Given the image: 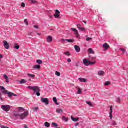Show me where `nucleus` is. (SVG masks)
Listing matches in <instances>:
<instances>
[{
	"instance_id": "11",
	"label": "nucleus",
	"mask_w": 128,
	"mask_h": 128,
	"mask_svg": "<svg viewBox=\"0 0 128 128\" xmlns=\"http://www.w3.org/2000/svg\"><path fill=\"white\" fill-rule=\"evenodd\" d=\"M47 40L48 42H52V36H50L47 37Z\"/></svg>"
},
{
	"instance_id": "37",
	"label": "nucleus",
	"mask_w": 128,
	"mask_h": 128,
	"mask_svg": "<svg viewBox=\"0 0 128 128\" xmlns=\"http://www.w3.org/2000/svg\"><path fill=\"white\" fill-rule=\"evenodd\" d=\"M38 108H32L34 112H38Z\"/></svg>"
},
{
	"instance_id": "14",
	"label": "nucleus",
	"mask_w": 128,
	"mask_h": 128,
	"mask_svg": "<svg viewBox=\"0 0 128 128\" xmlns=\"http://www.w3.org/2000/svg\"><path fill=\"white\" fill-rule=\"evenodd\" d=\"M103 48L105 49V50H108V48H110V45H108V43H105L104 45H103Z\"/></svg>"
},
{
	"instance_id": "42",
	"label": "nucleus",
	"mask_w": 128,
	"mask_h": 128,
	"mask_svg": "<svg viewBox=\"0 0 128 128\" xmlns=\"http://www.w3.org/2000/svg\"><path fill=\"white\" fill-rule=\"evenodd\" d=\"M24 22L25 24H26V26H28V20L26 19Z\"/></svg>"
},
{
	"instance_id": "41",
	"label": "nucleus",
	"mask_w": 128,
	"mask_h": 128,
	"mask_svg": "<svg viewBox=\"0 0 128 128\" xmlns=\"http://www.w3.org/2000/svg\"><path fill=\"white\" fill-rule=\"evenodd\" d=\"M21 6H22V8H26V4L22 2V3L21 4Z\"/></svg>"
},
{
	"instance_id": "58",
	"label": "nucleus",
	"mask_w": 128,
	"mask_h": 128,
	"mask_svg": "<svg viewBox=\"0 0 128 128\" xmlns=\"http://www.w3.org/2000/svg\"><path fill=\"white\" fill-rule=\"evenodd\" d=\"M63 44H64V42Z\"/></svg>"
},
{
	"instance_id": "2",
	"label": "nucleus",
	"mask_w": 128,
	"mask_h": 128,
	"mask_svg": "<svg viewBox=\"0 0 128 128\" xmlns=\"http://www.w3.org/2000/svg\"><path fill=\"white\" fill-rule=\"evenodd\" d=\"M28 90H33L36 94L37 96H40V92H41L40 89L38 86H29L27 88Z\"/></svg>"
},
{
	"instance_id": "34",
	"label": "nucleus",
	"mask_w": 128,
	"mask_h": 128,
	"mask_svg": "<svg viewBox=\"0 0 128 128\" xmlns=\"http://www.w3.org/2000/svg\"><path fill=\"white\" fill-rule=\"evenodd\" d=\"M62 120H65V122H68V118H66L65 116H64V117L62 118Z\"/></svg>"
},
{
	"instance_id": "36",
	"label": "nucleus",
	"mask_w": 128,
	"mask_h": 128,
	"mask_svg": "<svg viewBox=\"0 0 128 128\" xmlns=\"http://www.w3.org/2000/svg\"><path fill=\"white\" fill-rule=\"evenodd\" d=\"M122 99L120 98H117V102H118L119 104H120V102H122Z\"/></svg>"
},
{
	"instance_id": "56",
	"label": "nucleus",
	"mask_w": 128,
	"mask_h": 128,
	"mask_svg": "<svg viewBox=\"0 0 128 128\" xmlns=\"http://www.w3.org/2000/svg\"><path fill=\"white\" fill-rule=\"evenodd\" d=\"M24 128H28V126H25Z\"/></svg>"
},
{
	"instance_id": "18",
	"label": "nucleus",
	"mask_w": 128,
	"mask_h": 128,
	"mask_svg": "<svg viewBox=\"0 0 128 128\" xmlns=\"http://www.w3.org/2000/svg\"><path fill=\"white\" fill-rule=\"evenodd\" d=\"M110 118L112 120V106H110Z\"/></svg>"
},
{
	"instance_id": "10",
	"label": "nucleus",
	"mask_w": 128,
	"mask_h": 128,
	"mask_svg": "<svg viewBox=\"0 0 128 128\" xmlns=\"http://www.w3.org/2000/svg\"><path fill=\"white\" fill-rule=\"evenodd\" d=\"M83 63L86 66H90V61L86 59L84 60Z\"/></svg>"
},
{
	"instance_id": "51",
	"label": "nucleus",
	"mask_w": 128,
	"mask_h": 128,
	"mask_svg": "<svg viewBox=\"0 0 128 128\" xmlns=\"http://www.w3.org/2000/svg\"><path fill=\"white\" fill-rule=\"evenodd\" d=\"M49 18H52L53 16H52L50 15V16H49Z\"/></svg>"
},
{
	"instance_id": "22",
	"label": "nucleus",
	"mask_w": 128,
	"mask_h": 128,
	"mask_svg": "<svg viewBox=\"0 0 128 128\" xmlns=\"http://www.w3.org/2000/svg\"><path fill=\"white\" fill-rule=\"evenodd\" d=\"M56 112H58V114H62L64 112V110L62 109H56Z\"/></svg>"
},
{
	"instance_id": "53",
	"label": "nucleus",
	"mask_w": 128,
	"mask_h": 128,
	"mask_svg": "<svg viewBox=\"0 0 128 128\" xmlns=\"http://www.w3.org/2000/svg\"><path fill=\"white\" fill-rule=\"evenodd\" d=\"M83 22H84V24H86V21H83Z\"/></svg>"
},
{
	"instance_id": "28",
	"label": "nucleus",
	"mask_w": 128,
	"mask_h": 128,
	"mask_svg": "<svg viewBox=\"0 0 128 128\" xmlns=\"http://www.w3.org/2000/svg\"><path fill=\"white\" fill-rule=\"evenodd\" d=\"M44 125L46 126V128H50V123L48 122H45Z\"/></svg>"
},
{
	"instance_id": "40",
	"label": "nucleus",
	"mask_w": 128,
	"mask_h": 128,
	"mask_svg": "<svg viewBox=\"0 0 128 128\" xmlns=\"http://www.w3.org/2000/svg\"><path fill=\"white\" fill-rule=\"evenodd\" d=\"M92 40V38H86V42H90V40Z\"/></svg>"
},
{
	"instance_id": "13",
	"label": "nucleus",
	"mask_w": 128,
	"mask_h": 128,
	"mask_svg": "<svg viewBox=\"0 0 128 128\" xmlns=\"http://www.w3.org/2000/svg\"><path fill=\"white\" fill-rule=\"evenodd\" d=\"M74 48L77 52H80V46H75Z\"/></svg>"
},
{
	"instance_id": "19",
	"label": "nucleus",
	"mask_w": 128,
	"mask_h": 128,
	"mask_svg": "<svg viewBox=\"0 0 128 128\" xmlns=\"http://www.w3.org/2000/svg\"><path fill=\"white\" fill-rule=\"evenodd\" d=\"M88 52H89V54H94V50L92 48H89L88 50Z\"/></svg>"
},
{
	"instance_id": "50",
	"label": "nucleus",
	"mask_w": 128,
	"mask_h": 128,
	"mask_svg": "<svg viewBox=\"0 0 128 128\" xmlns=\"http://www.w3.org/2000/svg\"><path fill=\"white\" fill-rule=\"evenodd\" d=\"M0 100H2V93H0Z\"/></svg>"
},
{
	"instance_id": "54",
	"label": "nucleus",
	"mask_w": 128,
	"mask_h": 128,
	"mask_svg": "<svg viewBox=\"0 0 128 128\" xmlns=\"http://www.w3.org/2000/svg\"><path fill=\"white\" fill-rule=\"evenodd\" d=\"M19 110H24V108H19Z\"/></svg>"
},
{
	"instance_id": "59",
	"label": "nucleus",
	"mask_w": 128,
	"mask_h": 128,
	"mask_svg": "<svg viewBox=\"0 0 128 128\" xmlns=\"http://www.w3.org/2000/svg\"><path fill=\"white\" fill-rule=\"evenodd\" d=\"M89 58H90V56H89Z\"/></svg>"
},
{
	"instance_id": "23",
	"label": "nucleus",
	"mask_w": 128,
	"mask_h": 128,
	"mask_svg": "<svg viewBox=\"0 0 128 128\" xmlns=\"http://www.w3.org/2000/svg\"><path fill=\"white\" fill-rule=\"evenodd\" d=\"M53 101L57 105V106H59L60 104H58V99H56V98H53Z\"/></svg>"
},
{
	"instance_id": "32",
	"label": "nucleus",
	"mask_w": 128,
	"mask_h": 128,
	"mask_svg": "<svg viewBox=\"0 0 128 128\" xmlns=\"http://www.w3.org/2000/svg\"><path fill=\"white\" fill-rule=\"evenodd\" d=\"M14 116L16 118H18V116H20V114H18V113H16V112H14Z\"/></svg>"
},
{
	"instance_id": "35",
	"label": "nucleus",
	"mask_w": 128,
	"mask_h": 128,
	"mask_svg": "<svg viewBox=\"0 0 128 128\" xmlns=\"http://www.w3.org/2000/svg\"><path fill=\"white\" fill-rule=\"evenodd\" d=\"M104 84L106 86H108L110 84V82H105Z\"/></svg>"
},
{
	"instance_id": "15",
	"label": "nucleus",
	"mask_w": 128,
	"mask_h": 128,
	"mask_svg": "<svg viewBox=\"0 0 128 128\" xmlns=\"http://www.w3.org/2000/svg\"><path fill=\"white\" fill-rule=\"evenodd\" d=\"M71 118H72V120L74 122H78L80 120V118H74L72 117V116Z\"/></svg>"
},
{
	"instance_id": "57",
	"label": "nucleus",
	"mask_w": 128,
	"mask_h": 128,
	"mask_svg": "<svg viewBox=\"0 0 128 128\" xmlns=\"http://www.w3.org/2000/svg\"><path fill=\"white\" fill-rule=\"evenodd\" d=\"M51 30H54V29H52Z\"/></svg>"
},
{
	"instance_id": "49",
	"label": "nucleus",
	"mask_w": 128,
	"mask_h": 128,
	"mask_svg": "<svg viewBox=\"0 0 128 128\" xmlns=\"http://www.w3.org/2000/svg\"><path fill=\"white\" fill-rule=\"evenodd\" d=\"M4 56L0 54V59L3 58Z\"/></svg>"
},
{
	"instance_id": "38",
	"label": "nucleus",
	"mask_w": 128,
	"mask_h": 128,
	"mask_svg": "<svg viewBox=\"0 0 128 128\" xmlns=\"http://www.w3.org/2000/svg\"><path fill=\"white\" fill-rule=\"evenodd\" d=\"M52 126H54L55 128H58V126L56 123H52Z\"/></svg>"
},
{
	"instance_id": "20",
	"label": "nucleus",
	"mask_w": 128,
	"mask_h": 128,
	"mask_svg": "<svg viewBox=\"0 0 128 128\" xmlns=\"http://www.w3.org/2000/svg\"><path fill=\"white\" fill-rule=\"evenodd\" d=\"M86 104H88V106H90V108H94V106L92 104V102H88L86 101Z\"/></svg>"
},
{
	"instance_id": "12",
	"label": "nucleus",
	"mask_w": 128,
	"mask_h": 128,
	"mask_svg": "<svg viewBox=\"0 0 128 128\" xmlns=\"http://www.w3.org/2000/svg\"><path fill=\"white\" fill-rule=\"evenodd\" d=\"M4 78L6 80V82H7V84H8V82H10V80L8 79V76L4 74Z\"/></svg>"
},
{
	"instance_id": "1",
	"label": "nucleus",
	"mask_w": 128,
	"mask_h": 128,
	"mask_svg": "<svg viewBox=\"0 0 128 128\" xmlns=\"http://www.w3.org/2000/svg\"><path fill=\"white\" fill-rule=\"evenodd\" d=\"M0 90H1L2 94H8V96L9 98H12V96H18V95L15 94H14L11 92H8V90H6V88L4 87L0 86Z\"/></svg>"
},
{
	"instance_id": "33",
	"label": "nucleus",
	"mask_w": 128,
	"mask_h": 128,
	"mask_svg": "<svg viewBox=\"0 0 128 128\" xmlns=\"http://www.w3.org/2000/svg\"><path fill=\"white\" fill-rule=\"evenodd\" d=\"M94 64H96V62H89V66H92Z\"/></svg>"
},
{
	"instance_id": "46",
	"label": "nucleus",
	"mask_w": 128,
	"mask_h": 128,
	"mask_svg": "<svg viewBox=\"0 0 128 128\" xmlns=\"http://www.w3.org/2000/svg\"><path fill=\"white\" fill-rule=\"evenodd\" d=\"M120 50H122V52H126V50L124 48H120Z\"/></svg>"
},
{
	"instance_id": "8",
	"label": "nucleus",
	"mask_w": 128,
	"mask_h": 128,
	"mask_svg": "<svg viewBox=\"0 0 128 128\" xmlns=\"http://www.w3.org/2000/svg\"><path fill=\"white\" fill-rule=\"evenodd\" d=\"M77 28L80 30V32H85L86 31V28H82V25L80 24H77Z\"/></svg>"
},
{
	"instance_id": "43",
	"label": "nucleus",
	"mask_w": 128,
	"mask_h": 128,
	"mask_svg": "<svg viewBox=\"0 0 128 128\" xmlns=\"http://www.w3.org/2000/svg\"><path fill=\"white\" fill-rule=\"evenodd\" d=\"M14 48H16V50H20V46H14Z\"/></svg>"
},
{
	"instance_id": "5",
	"label": "nucleus",
	"mask_w": 128,
	"mask_h": 128,
	"mask_svg": "<svg viewBox=\"0 0 128 128\" xmlns=\"http://www.w3.org/2000/svg\"><path fill=\"white\" fill-rule=\"evenodd\" d=\"M28 116V112L26 111V112L22 114L20 116V120H24Z\"/></svg>"
},
{
	"instance_id": "16",
	"label": "nucleus",
	"mask_w": 128,
	"mask_h": 128,
	"mask_svg": "<svg viewBox=\"0 0 128 128\" xmlns=\"http://www.w3.org/2000/svg\"><path fill=\"white\" fill-rule=\"evenodd\" d=\"M104 74H106V73L104 71H100L98 73V76H104Z\"/></svg>"
},
{
	"instance_id": "4",
	"label": "nucleus",
	"mask_w": 128,
	"mask_h": 128,
	"mask_svg": "<svg viewBox=\"0 0 128 128\" xmlns=\"http://www.w3.org/2000/svg\"><path fill=\"white\" fill-rule=\"evenodd\" d=\"M41 100L42 102H43V104H45L46 106H48V104H50V100H48V98H41Z\"/></svg>"
},
{
	"instance_id": "45",
	"label": "nucleus",
	"mask_w": 128,
	"mask_h": 128,
	"mask_svg": "<svg viewBox=\"0 0 128 128\" xmlns=\"http://www.w3.org/2000/svg\"><path fill=\"white\" fill-rule=\"evenodd\" d=\"M34 28H36L37 30H38L40 28H38V25L34 26Z\"/></svg>"
},
{
	"instance_id": "3",
	"label": "nucleus",
	"mask_w": 128,
	"mask_h": 128,
	"mask_svg": "<svg viewBox=\"0 0 128 128\" xmlns=\"http://www.w3.org/2000/svg\"><path fill=\"white\" fill-rule=\"evenodd\" d=\"M1 108L4 110V112H8L10 110L11 107L10 106L8 105H2L1 106Z\"/></svg>"
},
{
	"instance_id": "29",
	"label": "nucleus",
	"mask_w": 128,
	"mask_h": 128,
	"mask_svg": "<svg viewBox=\"0 0 128 128\" xmlns=\"http://www.w3.org/2000/svg\"><path fill=\"white\" fill-rule=\"evenodd\" d=\"M64 54L67 56H70V53L68 52H64Z\"/></svg>"
},
{
	"instance_id": "26",
	"label": "nucleus",
	"mask_w": 128,
	"mask_h": 128,
	"mask_svg": "<svg viewBox=\"0 0 128 128\" xmlns=\"http://www.w3.org/2000/svg\"><path fill=\"white\" fill-rule=\"evenodd\" d=\"M29 0V2H30V4H38V2L36 1V0Z\"/></svg>"
},
{
	"instance_id": "55",
	"label": "nucleus",
	"mask_w": 128,
	"mask_h": 128,
	"mask_svg": "<svg viewBox=\"0 0 128 128\" xmlns=\"http://www.w3.org/2000/svg\"><path fill=\"white\" fill-rule=\"evenodd\" d=\"M62 42H64V41L66 40H64V39H62Z\"/></svg>"
},
{
	"instance_id": "27",
	"label": "nucleus",
	"mask_w": 128,
	"mask_h": 128,
	"mask_svg": "<svg viewBox=\"0 0 128 128\" xmlns=\"http://www.w3.org/2000/svg\"><path fill=\"white\" fill-rule=\"evenodd\" d=\"M66 42H70V43H71V44H74V40H72V39H69V40H65Z\"/></svg>"
},
{
	"instance_id": "6",
	"label": "nucleus",
	"mask_w": 128,
	"mask_h": 128,
	"mask_svg": "<svg viewBox=\"0 0 128 128\" xmlns=\"http://www.w3.org/2000/svg\"><path fill=\"white\" fill-rule=\"evenodd\" d=\"M72 32H75V35L77 38H80V34H78V30H76V29L74 28H72Z\"/></svg>"
},
{
	"instance_id": "17",
	"label": "nucleus",
	"mask_w": 128,
	"mask_h": 128,
	"mask_svg": "<svg viewBox=\"0 0 128 128\" xmlns=\"http://www.w3.org/2000/svg\"><path fill=\"white\" fill-rule=\"evenodd\" d=\"M33 68H34V70H40V66L35 65L34 66Z\"/></svg>"
},
{
	"instance_id": "48",
	"label": "nucleus",
	"mask_w": 128,
	"mask_h": 128,
	"mask_svg": "<svg viewBox=\"0 0 128 128\" xmlns=\"http://www.w3.org/2000/svg\"><path fill=\"white\" fill-rule=\"evenodd\" d=\"M68 62H72V60L70 58L68 59Z\"/></svg>"
},
{
	"instance_id": "24",
	"label": "nucleus",
	"mask_w": 128,
	"mask_h": 128,
	"mask_svg": "<svg viewBox=\"0 0 128 128\" xmlns=\"http://www.w3.org/2000/svg\"><path fill=\"white\" fill-rule=\"evenodd\" d=\"M78 80L80 82H86V80L84 78H79Z\"/></svg>"
},
{
	"instance_id": "25",
	"label": "nucleus",
	"mask_w": 128,
	"mask_h": 128,
	"mask_svg": "<svg viewBox=\"0 0 128 128\" xmlns=\"http://www.w3.org/2000/svg\"><path fill=\"white\" fill-rule=\"evenodd\" d=\"M20 84H24L26 82V80H22L21 81H19Z\"/></svg>"
},
{
	"instance_id": "30",
	"label": "nucleus",
	"mask_w": 128,
	"mask_h": 128,
	"mask_svg": "<svg viewBox=\"0 0 128 128\" xmlns=\"http://www.w3.org/2000/svg\"><path fill=\"white\" fill-rule=\"evenodd\" d=\"M36 62L37 64H42V60H36Z\"/></svg>"
},
{
	"instance_id": "47",
	"label": "nucleus",
	"mask_w": 128,
	"mask_h": 128,
	"mask_svg": "<svg viewBox=\"0 0 128 128\" xmlns=\"http://www.w3.org/2000/svg\"><path fill=\"white\" fill-rule=\"evenodd\" d=\"M92 60L93 62H95L96 61V58L92 57Z\"/></svg>"
},
{
	"instance_id": "52",
	"label": "nucleus",
	"mask_w": 128,
	"mask_h": 128,
	"mask_svg": "<svg viewBox=\"0 0 128 128\" xmlns=\"http://www.w3.org/2000/svg\"><path fill=\"white\" fill-rule=\"evenodd\" d=\"M80 126V123H77L76 125V126Z\"/></svg>"
},
{
	"instance_id": "7",
	"label": "nucleus",
	"mask_w": 128,
	"mask_h": 128,
	"mask_svg": "<svg viewBox=\"0 0 128 128\" xmlns=\"http://www.w3.org/2000/svg\"><path fill=\"white\" fill-rule=\"evenodd\" d=\"M60 12L58 11V10H56V14H54V16L56 18H58L60 16Z\"/></svg>"
},
{
	"instance_id": "21",
	"label": "nucleus",
	"mask_w": 128,
	"mask_h": 128,
	"mask_svg": "<svg viewBox=\"0 0 128 128\" xmlns=\"http://www.w3.org/2000/svg\"><path fill=\"white\" fill-rule=\"evenodd\" d=\"M78 92H77V94H82V89H80V87L78 88Z\"/></svg>"
},
{
	"instance_id": "9",
	"label": "nucleus",
	"mask_w": 128,
	"mask_h": 128,
	"mask_svg": "<svg viewBox=\"0 0 128 128\" xmlns=\"http://www.w3.org/2000/svg\"><path fill=\"white\" fill-rule=\"evenodd\" d=\"M4 46L6 50H8L10 48V44L8 42L4 40Z\"/></svg>"
},
{
	"instance_id": "44",
	"label": "nucleus",
	"mask_w": 128,
	"mask_h": 128,
	"mask_svg": "<svg viewBox=\"0 0 128 128\" xmlns=\"http://www.w3.org/2000/svg\"><path fill=\"white\" fill-rule=\"evenodd\" d=\"M112 124H113V126H116V124H118L115 121H114L112 122Z\"/></svg>"
},
{
	"instance_id": "39",
	"label": "nucleus",
	"mask_w": 128,
	"mask_h": 128,
	"mask_svg": "<svg viewBox=\"0 0 128 128\" xmlns=\"http://www.w3.org/2000/svg\"><path fill=\"white\" fill-rule=\"evenodd\" d=\"M56 74L58 76H60V74L58 72H56Z\"/></svg>"
},
{
	"instance_id": "31",
	"label": "nucleus",
	"mask_w": 128,
	"mask_h": 128,
	"mask_svg": "<svg viewBox=\"0 0 128 128\" xmlns=\"http://www.w3.org/2000/svg\"><path fill=\"white\" fill-rule=\"evenodd\" d=\"M28 76H30V78H36V75H32V74H28Z\"/></svg>"
}]
</instances>
